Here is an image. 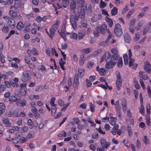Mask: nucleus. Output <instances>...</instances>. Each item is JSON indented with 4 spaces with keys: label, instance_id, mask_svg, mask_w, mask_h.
<instances>
[{
    "label": "nucleus",
    "instance_id": "c85d7f7f",
    "mask_svg": "<svg viewBox=\"0 0 151 151\" xmlns=\"http://www.w3.org/2000/svg\"><path fill=\"white\" fill-rule=\"evenodd\" d=\"M34 132L33 131H31L27 134L26 137V138L27 139L31 138L34 136Z\"/></svg>",
    "mask_w": 151,
    "mask_h": 151
},
{
    "label": "nucleus",
    "instance_id": "412c9836",
    "mask_svg": "<svg viewBox=\"0 0 151 151\" xmlns=\"http://www.w3.org/2000/svg\"><path fill=\"white\" fill-rule=\"evenodd\" d=\"M85 3L84 0H78L77 1V4H79L80 6H81V8H82L83 7H84L86 9L87 7L86 6H84V4ZM81 9V8H78V10H80Z\"/></svg>",
    "mask_w": 151,
    "mask_h": 151
},
{
    "label": "nucleus",
    "instance_id": "e2e57ef3",
    "mask_svg": "<svg viewBox=\"0 0 151 151\" xmlns=\"http://www.w3.org/2000/svg\"><path fill=\"white\" fill-rule=\"evenodd\" d=\"M31 110L34 114H35L36 112H37L38 111V110L37 108L34 106H31Z\"/></svg>",
    "mask_w": 151,
    "mask_h": 151
},
{
    "label": "nucleus",
    "instance_id": "8fccbe9b",
    "mask_svg": "<svg viewBox=\"0 0 151 151\" xmlns=\"http://www.w3.org/2000/svg\"><path fill=\"white\" fill-rule=\"evenodd\" d=\"M19 109H15L13 112V114L15 117H18L19 114Z\"/></svg>",
    "mask_w": 151,
    "mask_h": 151
},
{
    "label": "nucleus",
    "instance_id": "052dcab7",
    "mask_svg": "<svg viewBox=\"0 0 151 151\" xmlns=\"http://www.w3.org/2000/svg\"><path fill=\"white\" fill-rule=\"evenodd\" d=\"M135 22V19H133L131 20L129 24V27H132L134 25Z\"/></svg>",
    "mask_w": 151,
    "mask_h": 151
},
{
    "label": "nucleus",
    "instance_id": "3c124183",
    "mask_svg": "<svg viewBox=\"0 0 151 151\" xmlns=\"http://www.w3.org/2000/svg\"><path fill=\"white\" fill-rule=\"evenodd\" d=\"M129 66L130 67L134 63V59H132L131 58H129Z\"/></svg>",
    "mask_w": 151,
    "mask_h": 151
},
{
    "label": "nucleus",
    "instance_id": "f704fd0d",
    "mask_svg": "<svg viewBox=\"0 0 151 151\" xmlns=\"http://www.w3.org/2000/svg\"><path fill=\"white\" fill-rule=\"evenodd\" d=\"M9 14L10 16L13 17L14 18H15L17 16L16 13L13 11H10L9 12Z\"/></svg>",
    "mask_w": 151,
    "mask_h": 151
},
{
    "label": "nucleus",
    "instance_id": "423d86ee",
    "mask_svg": "<svg viewBox=\"0 0 151 151\" xmlns=\"http://www.w3.org/2000/svg\"><path fill=\"white\" fill-rule=\"evenodd\" d=\"M26 86V83L21 84L20 85L21 88L20 94L22 96H24L26 94L27 91Z\"/></svg>",
    "mask_w": 151,
    "mask_h": 151
},
{
    "label": "nucleus",
    "instance_id": "09e8293b",
    "mask_svg": "<svg viewBox=\"0 0 151 151\" xmlns=\"http://www.w3.org/2000/svg\"><path fill=\"white\" fill-rule=\"evenodd\" d=\"M94 64V62L93 61H91L87 63V67L88 68H91L93 65Z\"/></svg>",
    "mask_w": 151,
    "mask_h": 151
},
{
    "label": "nucleus",
    "instance_id": "6e6d98bb",
    "mask_svg": "<svg viewBox=\"0 0 151 151\" xmlns=\"http://www.w3.org/2000/svg\"><path fill=\"white\" fill-rule=\"evenodd\" d=\"M143 142L146 145L149 143V140L147 136H144L143 139Z\"/></svg>",
    "mask_w": 151,
    "mask_h": 151
},
{
    "label": "nucleus",
    "instance_id": "338daca9",
    "mask_svg": "<svg viewBox=\"0 0 151 151\" xmlns=\"http://www.w3.org/2000/svg\"><path fill=\"white\" fill-rule=\"evenodd\" d=\"M87 105V104L86 103H83L82 104L80 105L79 107L81 109H86Z\"/></svg>",
    "mask_w": 151,
    "mask_h": 151
},
{
    "label": "nucleus",
    "instance_id": "f03ea898",
    "mask_svg": "<svg viewBox=\"0 0 151 151\" xmlns=\"http://www.w3.org/2000/svg\"><path fill=\"white\" fill-rule=\"evenodd\" d=\"M96 30L98 33L101 34L103 35H105L107 31L109 33H110V31L109 29L107 30V25L105 24H102L100 27L97 26L96 27Z\"/></svg>",
    "mask_w": 151,
    "mask_h": 151
},
{
    "label": "nucleus",
    "instance_id": "a19ab883",
    "mask_svg": "<svg viewBox=\"0 0 151 151\" xmlns=\"http://www.w3.org/2000/svg\"><path fill=\"white\" fill-rule=\"evenodd\" d=\"M11 0H0V3L6 5L10 3L11 4Z\"/></svg>",
    "mask_w": 151,
    "mask_h": 151
},
{
    "label": "nucleus",
    "instance_id": "69168bd1",
    "mask_svg": "<svg viewBox=\"0 0 151 151\" xmlns=\"http://www.w3.org/2000/svg\"><path fill=\"white\" fill-rule=\"evenodd\" d=\"M135 37L134 38V40L135 41H138L139 39V33L135 34Z\"/></svg>",
    "mask_w": 151,
    "mask_h": 151
},
{
    "label": "nucleus",
    "instance_id": "2f4dec72",
    "mask_svg": "<svg viewBox=\"0 0 151 151\" xmlns=\"http://www.w3.org/2000/svg\"><path fill=\"white\" fill-rule=\"evenodd\" d=\"M72 80L70 78H69V79L68 80V86H65V87L67 88V90L66 91H65V92H66L68 90V88L69 87L71 86L72 84Z\"/></svg>",
    "mask_w": 151,
    "mask_h": 151
},
{
    "label": "nucleus",
    "instance_id": "5701e85b",
    "mask_svg": "<svg viewBox=\"0 0 151 151\" xmlns=\"http://www.w3.org/2000/svg\"><path fill=\"white\" fill-rule=\"evenodd\" d=\"M24 27V24L22 22L20 21L18 23L17 26V28L19 30H22Z\"/></svg>",
    "mask_w": 151,
    "mask_h": 151
},
{
    "label": "nucleus",
    "instance_id": "f3484780",
    "mask_svg": "<svg viewBox=\"0 0 151 151\" xmlns=\"http://www.w3.org/2000/svg\"><path fill=\"white\" fill-rule=\"evenodd\" d=\"M6 109L5 105L3 103H0V116L5 112Z\"/></svg>",
    "mask_w": 151,
    "mask_h": 151
},
{
    "label": "nucleus",
    "instance_id": "49530a36",
    "mask_svg": "<svg viewBox=\"0 0 151 151\" xmlns=\"http://www.w3.org/2000/svg\"><path fill=\"white\" fill-rule=\"evenodd\" d=\"M70 37L71 38L73 39L76 40L78 38L77 34L75 33H72L70 35Z\"/></svg>",
    "mask_w": 151,
    "mask_h": 151
},
{
    "label": "nucleus",
    "instance_id": "c03bdc74",
    "mask_svg": "<svg viewBox=\"0 0 151 151\" xmlns=\"http://www.w3.org/2000/svg\"><path fill=\"white\" fill-rule=\"evenodd\" d=\"M135 10L134 9H132L129 11L127 14L126 17L127 18H129L131 15L134 12Z\"/></svg>",
    "mask_w": 151,
    "mask_h": 151
},
{
    "label": "nucleus",
    "instance_id": "9d476101",
    "mask_svg": "<svg viewBox=\"0 0 151 151\" xmlns=\"http://www.w3.org/2000/svg\"><path fill=\"white\" fill-rule=\"evenodd\" d=\"M18 79L17 78H15L14 79H11L10 80V83L13 86L17 87L19 85L18 83Z\"/></svg>",
    "mask_w": 151,
    "mask_h": 151
},
{
    "label": "nucleus",
    "instance_id": "a211bd4d",
    "mask_svg": "<svg viewBox=\"0 0 151 151\" xmlns=\"http://www.w3.org/2000/svg\"><path fill=\"white\" fill-rule=\"evenodd\" d=\"M112 57H111L109 52H106L105 54V59L106 62L112 60Z\"/></svg>",
    "mask_w": 151,
    "mask_h": 151
},
{
    "label": "nucleus",
    "instance_id": "aec40b11",
    "mask_svg": "<svg viewBox=\"0 0 151 151\" xmlns=\"http://www.w3.org/2000/svg\"><path fill=\"white\" fill-rule=\"evenodd\" d=\"M122 110L123 112H125L127 109V103L126 100H124L122 102Z\"/></svg>",
    "mask_w": 151,
    "mask_h": 151
},
{
    "label": "nucleus",
    "instance_id": "72a5a7b5",
    "mask_svg": "<svg viewBox=\"0 0 151 151\" xmlns=\"http://www.w3.org/2000/svg\"><path fill=\"white\" fill-rule=\"evenodd\" d=\"M117 9L116 7H114L111 10V14L112 15L114 16L116 14L117 12Z\"/></svg>",
    "mask_w": 151,
    "mask_h": 151
},
{
    "label": "nucleus",
    "instance_id": "c756f323",
    "mask_svg": "<svg viewBox=\"0 0 151 151\" xmlns=\"http://www.w3.org/2000/svg\"><path fill=\"white\" fill-rule=\"evenodd\" d=\"M110 120L109 121V122L112 125H113L114 124H115V122H116L117 119L115 117H113L112 116H110Z\"/></svg>",
    "mask_w": 151,
    "mask_h": 151
},
{
    "label": "nucleus",
    "instance_id": "b1692460",
    "mask_svg": "<svg viewBox=\"0 0 151 151\" xmlns=\"http://www.w3.org/2000/svg\"><path fill=\"white\" fill-rule=\"evenodd\" d=\"M86 60V58L84 56L81 55L79 59V64L80 65L82 66Z\"/></svg>",
    "mask_w": 151,
    "mask_h": 151
},
{
    "label": "nucleus",
    "instance_id": "7ed1b4c3",
    "mask_svg": "<svg viewBox=\"0 0 151 151\" xmlns=\"http://www.w3.org/2000/svg\"><path fill=\"white\" fill-rule=\"evenodd\" d=\"M114 31L115 34L118 37L121 36L122 34V31L121 25L118 23L115 25Z\"/></svg>",
    "mask_w": 151,
    "mask_h": 151
},
{
    "label": "nucleus",
    "instance_id": "0e129e2a",
    "mask_svg": "<svg viewBox=\"0 0 151 151\" xmlns=\"http://www.w3.org/2000/svg\"><path fill=\"white\" fill-rule=\"evenodd\" d=\"M115 109H116V111H117L118 112H119V111H120L121 108L119 105H115Z\"/></svg>",
    "mask_w": 151,
    "mask_h": 151
},
{
    "label": "nucleus",
    "instance_id": "dca6fc26",
    "mask_svg": "<svg viewBox=\"0 0 151 151\" xmlns=\"http://www.w3.org/2000/svg\"><path fill=\"white\" fill-rule=\"evenodd\" d=\"M81 11L80 12H78L79 13V17L82 20H84L85 18V10L82 8H81Z\"/></svg>",
    "mask_w": 151,
    "mask_h": 151
},
{
    "label": "nucleus",
    "instance_id": "e433bc0d",
    "mask_svg": "<svg viewBox=\"0 0 151 151\" xmlns=\"http://www.w3.org/2000/svg\"><path fill=\"white\" fill-rule=\"evenodd\" d=\"M60 24V21H58L52 25V27L56 30L58 28Z\"/></svg>",
    "mask_w": 151,
    "mask_h": 151
},
{
    "label": "nucleus",
    "instance_id": "a18cd8bd",
    "mask_svg": "<svg viewBox=\"0 0 151 151\" xmlns=\"http://www.w3.org/2000/svg\"><path fill=\"white\" fill-rule=\"evenodd\" d=\"M55 97H52L50 101V104L53 107H55L56 106V104H54V102L55 101Z\"/></svg>",
    "mask_w": 151,
    "mask_h": 151
},
{
    "label": "nucleus",
    "instance_id": "bb28decb",
    "mask_svg": "<svg viewBox=\"0 0 151 151\" xmlns=\"http://www.w3.org/2000/svg\"><path fill=\"white\" fill-rule=\"evenodd\" d=\"M116 86L117 88V89L119 90L120 89V87L122 84V79L117 80L116 81Z\"/></svg>",
    "mask_w": 151,
    "mask_h": 151
},
{
    "label": "nucleus",
    "instance_id": "9b49d317",
    "mask_svg": "<svg viewBox=\"0 0 151 151\" xmlns=\"http://www.w3.org/2000/svg\"><path fill=\"white\" fill-rule=\"evenodd\" d=\"M139 76L140 78L141 79H143L144 80H146L149 78L148 77L146 73L142 71H139Z\"/></svg>",
    "mask_w": 151,
    "mask_h": 151
},
{
    "label": "nucleus",
    "instance_id": "79ce46f5",
    "mask_svg": "<svg viewBox=\"0 0 151 151\" xmlns=\"http://www.w3.org/2000/svg\"><path fill=\"white\" fill-rule=\"evenodd\" d=\"M76 7V4L75 2H73L70 3V8L71 9L75 10Z\"/></svg>",
    "mask_w": 151,
    "mask_h": 151
},
{
    "label": "nucleus",
    "instance_id": "864d4df0",
    "mask_svg": "<svg viewBox=\"0 0 151 151\" xmlns=\"http://www.w3.org/2000/svg\"><path fill=\"white\" fill-rule=\"evenodd\" d=\"M91 81H90V80H88V79H86V85L87 87H89L91 85L92 83H91Z\"/></svg>",
    "mask_w": 151,
    "mask_h": 151
},
{
    "label": "nucleus",
    "instance_id": "bf43d9fd",
    "mask_svg": "<svg viewBox=\"0 0 151 151\" xmlns=\"http://www.w3.org/2000/svg\"><path fill=\"white\" fill-rule=\"evenodd\" d=\"M150 104H147L146 106V111L147 113L148 114H149L150 113Z\"/></svg>",
    "mask_w": 151,
    "mask_h": 151
},
{
    "label": "nucleus",
    "instance_id": "37998d69",
    "mask_svg": "<svg viewBox=\"0 0 151 151\" xmlns=\"http://www.w3.org/2000/svg\"><path fill=\"white\" fill-rule=\"evenodd\" d=\"M123 64V62L122 58H119L117 62V65L119 68H121Z\"/></svg>",
    "mask_w": 151,
    "mask_h": 151
},
{
    "label": "nucleus",
    "instance_id": "13d9d810",
    "mask_svg": "<svg viewBox=\"0 0 151 151\" xmlns=\"http://www.w3.org/2000/svg\"><path fill=\"white\" fill-rule=\"evenodd\" d=\"M127 130L128 132L129 135V136L131 137L132 132L131 127H128L127 128Z\"/></svg>",
    "mask_w": 151,
    "mask_h": 151
},
{
    "label": "nucleus",
    "instance_id": "ea45409f",
    "mask_svg": "<svg viewBox=\"0 0 151 151\" xmlns=\"http://www.w3.org/2000/svg\"><path fill=\"white\" fill-rule=\"evenodd\" d=\"M90 109L92 112H93L95 111V106L94 104H93L91 102L89 103Z\"/></svg>",
    "mask_w": 151,
    "mask_h": 151
},
{
    "label": "nucleus",
    "instance_id": "f8f14e48",
    "mask_svg": "<svg viewBox=\"0 0 151 151\" xmlns=\"http://www.w3.org/2000/svg\"><path fill=\"white\" fill-rule=\"evenodd\" d=\"M106 64V67L107 68H112L115 63H116V61L111 60L110 61H107Z\"/></svg>",
    "mask_w": 151,
    "mask_h": 151
},
{
    "label": "nucleus",
    "instance_id": "680f3d73",
    "mask_svg": "<svg viewBox=\"0 0 151 151\" xmlns=\"http://www.w3.org/2000/svg\"><path fill=\"white\" fill-rule=\"evenodd\" d=\"M92 137L93 139H97L99 138V135L97 133L95 132L92 135Z\"/></svg>",
    "mask_w": 151,
    "mask_h": 151
},
{
    "label": "nucleus",
    "instance_id": "39448f33",
    "mask_svg": "<svg viewBox=\"0 0 151 151\" xmlns=\"http://www.w3.org/2000/svg\"><path fill=\"white\" fill-rule=\"evenodd\" d=\"M111 52L112 53V57L114 60H118L119 55L118 54V51L116 48H114L111 49Z\"/></svg>",
    "mask_w": 151,
    "mask_h": 151
},
{
    "label": "nucleus",
    "instance_id": "4c0bfd02",
    "mask_svg": "<svg viewBox=\"0 0 151 151\" xmlns=\"http://www.w3.org/2000/svg\"><path fill=\"white\" fill-rule=\"evenodd\" d=\"M143 23L141 22H139L137 25L135 27V29L137 30H139L140 29L142 26Z\"/></svg>",
    "mask_w": 151,
    "mask_h": 151
},
{
    "label": "nucleus",
    "instance_id": "cd10ccee",
    "mask_svg": "<svg viewBox=\"0 0 151 151\" xmlns=\"http://www.w3.org/2000/svg\"><path fill=\"white\" fill-rule=\"evenodd\" d=\"M19 141V139L17 137L12 138L11 140L12 143L15 145L18 143Z\"/></svg>",
    "mask_w": 151,
    "mask_h": 151
},
{
    "label": "nucleus",
    "instance_id": "20e7f679",
    "mask_svg": "<svg viewBox=\"0 0 151 151\" xmlns=\"http://www.w3.org/2000/svg\"><path fill=\"white\" fill-rule=\"evenodd\" d=\"M3 18L8 22V24L10 27L12 29H13L15 27V23L13 19L6 16L4 17Z\"/></svg>",
    "mask_w": 151,
    "mask_h": 151
},
{
    "label": "nucleus",
    "instance_id": "6ab92c4d",
    "mask_svg": "<svg viewBox=\"0 0 151 151\" xmlns=\"http://www.w3.org/2000/svg\"><path fill=\"white\" fill-rule=\"evenodd\" d=\"M31 72L29 70L24 71L22 73V76L24 78H28L31 76Z\"/></svg>",
    "mask_w": 151,
    "mask_h": 151
},
{
    "label": "nucleus",
    "instance_id": "c9c22d12",
    "mask_svg": "<svg viewBox=\"0 0 151 151\" xmlns=\"http://www.w3.org/2000/svg\"><path fill=\"white\" fill-rule=\"evenodd\" d=\"M9 101L10 102H16L17 101V99L14 96H12L9 97Z\"/></svg>",
    "mask_w": 151,
    "mask_h": 151
},
{
    "label": "nucleus",
    "instance_id": "0eeeda50",
    "mask_svg": "<svg viewBox=\"0 0 151 151\" xmlns=\"http://www.w3.org/2000/svg\"><path fill=\"white\" fill-rule=\"evenodd\" d=\"M100 142L102 147L107 149L110 145V142H107L104 138H102L100 139Z\"/></svg>",
    "mask_w": 151,
    "mask_h": 151
},
{
    "label": "nucleus",
    "instance_id": "4468645a",
    "mask_svg": "<svg viewBox=\"0 0 151 151\" xmlns=\"http://www.w3.org/2000/svg\"><path fill=\"white\" fill-rule=\"evenodd\" d=\"M91 48H86L82 49L80 51V54L81 55L84 56L85 55L89 53L91 50Z\"/></svg>",
    "mask_w": 151,
    "mask_h": 151
},
{
    "label": "nucleus",
    "instance_id": "f257e3e1",
    "mask_svg": "<svg viewBox=\"0 0 151 151\" xmlns=\"http://www.w3.org/2000/svg\"><path fill=\"white\" fill-rule=\"evenodd\" d=\"M79 16L76 14H71L70 16V22L72 26L74 29H76L77 27L76 21L78 20Z\"/></svg>",
    "mask_w": 151,
    "mask_h": 151
},
{
    "label": "nucleus",
    "instance_id": "5fc2aeb1",
    "mask_svg": "<svg viewBox=\"0 0 151 151\" xmlns=\"http://www.w3.org/2000/svg\"><path fill=\"white\" fill-rule=\"evenodd\" d=\"M79 75L80 77H82L84 74V70L83 69H79L78 70Z\"/></svg>",
    "mask_w": 151,
    "mask_h": 151
},
{
    "label": "nucleus",
    "instance_id": "393cba45",
    "mask_svg": "<svg viewBox=\"0 0 151 151\" xmlns=\"http://www.w3.org/2000/svg\"><path fill=\"white\" fill-rule=\"evenodd\" d=\"M124 40L125 42L129 43L131 41V39L127 33H126L124 35Z\"/></svg>",
    "mask_w": 151,
    "mask_h": 151
},
{
    "label": "nucleus",
    "instance_id": "a878e982",
    "mask_svg": "<svg viewBox=\"0 0 151 151\" xmlns=\"http://www.w3.org/2000/svg\"><path fill=\"white\" fill-rule=\"evenodd\" d=\"M106 22L108 23V25L110 27H112L113 24V22L111 19L108 17H106Z\"/></svg>",
    "mask_w": 151,
    "mask_h": 151
},
{
    "label": "nucleus",
    "instance_id": "1a4fd4ad",
    "mask_svg": "<svg viewBox=\"0 0 151 151\" xmlns=\"http://www.w3.org/2000/svg\"><path fill=\"white\" fill-rule=\"evenodd\" d=\"M2 121L6 127H10L12 125V124L10 122L8 119L6 118H3Z\"/></svg>",
    "mask_w": 151,
    "mask_h": 151
},
{
    "label": "nucleus",
    "instance_id": "473e14b6",
    "mask_svg": "<svg viewBox=\"0 0 151 151\" xmlns=\"http://www.w3.org/2000/svg\"><path fill=\"white\" fill-rule=\"evenodd\" d=\"M39 96L38 95H35L34 94H30L29 96V99L31 100H33L35 99L36 100L39 99Z\"/></svg>",
    "mask_w": 151,
    "mask_h": 151
},
{
    "label": "nucleus",
    "instance_id": "de8ad7c7",
    "mask_svg": "<svg viewBox=\"0 0 151 151\" xmlns=\"http://www.w3.org/2000/svg\"><path fill=\"white\" fill-rule=\"evenodd\" d=\"M115 75L117 78V80L122 79L120 72L118 71H116L115 72Z\"/></svg>",
    "mask_w": 151,
    "mask_h": 151
},
{
    "label": "nucleus",
    "instance_id": "4be33fe9",
    "mask_svg": "<svg viewBox=\"0 0 151 151\" xmlns=\"http://www.w3.org/2000/svg\"><path fill=\"white\" fill-rule=\"evenodd\" d=\"M56 30L52 27L50 28V35L49 37L51 39H52L53 37L54 36V33Z\"/></svg>",
    "mask_w": 151,
    "mask_h": 151
},
{
    "label": "nucleus",
    "instance_id": "58836bf2",
    "mask_svg": "<svg viewBox=\"0 0 151 151\" xmlns=\"http://www.w3.org/2000/svg\"><path fill=\"white\" fill-rule=\"evenodd\" d=\"M150 29V27L149 26H147L143 30V33L144 35H145Z\"/></svg>",
    "mask_w": 151,
    "mask_h": 151
},
{
    "label": "nucleus",
    "instance_id": "6e6552de",
    "mask_svg": "<svg viewBox=\"0 0 151 151\" xmlns=\"http://www.w3.org/2000/svg\"><path fill=\"white\" fill-rule=\"evenodd\" d=\"M144 63V70L147 73H150L151 72V65L149 62L146 61Z\"/></svg>",
    "mask_w": 151,
    "mask_h": 151
},
{
    "label": "nucleus",
    "instance_id": "4d7b16f0",
    "mask_svg": "<svg viewBox=\"0 0 151 151\" xmlns=\"http://www.w3.org/2000/svg\"><path fill=\"white\" fill-rule=\"evenodd\" d=\"M6 89L4 85H0V92L1 93L3 92Z\"/></svg>",
    "mask_w": 151,
    "mask_h": 151
},
{
    "label": "nucleus",
    "instance_id": "ddd939ff",
    "mask_svg": "<svg viewBox=\"0 0 151 151\" xmlns=\"http://www.w3.org/2000/svg\"><path fill=\"white\" fill-rule=\"evenodd\" d=\"M79 85L78 76L76 74L74 77L73 86L75 88L77 87Z\"/></svg>",
    "mask_w": 151,
    "mask_h": 151
},
{
    "label": "nucleus",
    "instance_id": "2eb2a0df",
    "mask_svg": "<svg viewBox=\"0 0 151 151\" xmlns=\"http://www.w3.org/2000/svg\"><path fill=\"white\" fill-rule=\"evenodd\" d=\"M86 32L85 29H83L80 31L78 34V40H80L82 39L85 36Z\"/></svg>",
    "mask_w": 151,
    "mask_h": 151
},
{
    "label": "nucleus",
    "instance_id": "603ef678",
    "mask_svg": "<svg viewBox=\"0 0 151 151\" xmlns=\"http://www.w3.org/2000/svg\"><path fill=\"white\" fill-rule=\"evenodd\" d=\"M99 5L100 7L101 8H104L106 6V4L104 2L102 1L101 0L100 1Z\"/></svg>",
    "mask_w": 151,
    "mask_h": 151
},
{
    "label": "nucleus",
    "instance_id": "774afa93",
    "mask_svg": "<svg viewBox=\"0 0 151 151\" xmlns=\"http://www.w3.org/2000/svg\"><path fill=\"white\" fill-rule=\"evenodd\" d=\"M9 31V28L8 27H4L2 29V31L5 33H7Z\"/></svg>",
    "mask_w": 151,
    "mask_h": 151
},
{
    "label": "nucleus",
    "instance_id": "7c9ffc66",
    "mask_svg": "<svg viewBox=\"0 0 151 151\" xmlns=\"http://www.w3.org/2000/svg\"><path fill=\"white\" fill-rule=\"evenodd\" d=\"M65 62L63 60V59L61 58V60L60 61L59 64L60 67L63 70H64L65 69L64 67V65L65 64Z\"/></svg>",
    "mask_w": 151,
    "mask_h": 151
}]
</instances>
